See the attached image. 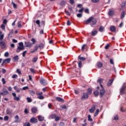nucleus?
<instances>
[{"label":"nucleus","instance_id":"f257e3e1","mask_svg":"<svg viewBox=\"0 0 126 126\" xmlns=\"http://www.w3.org/2000/svg\"><path fill=\"white\" fill-rule=\"evenodd\" d=\"M92 22V25H95L97 23V20L93 17H90L87 20L84 21V24H89Z\"/></svg>","mask_w":126,"mask_h":126},{"label":"nucleus","instance_id":"f03ea898","mask_svg":"<svg viewBox=\"0 0 126 126\" xmlns=\"http://www.w3.org/2000/svg\"><path fill=\"white\" fill-rule=\"evenodd\" d=\"M45 46V44L43 43H40L38 46H35L34 47V49L31 52L32 54H33V53H36L38 50H39V48L40 50H42V49H44V47Z\"/></svg>","mask_w":126,"mask_h":126},{"label":"nucleus","instance_id":"7ed1b4c3","mask_svg":"<svg viewBox=\"0 0 126 126\" xmlns=\"http://www.w3.org/2000/svg\"><path fill=\"white\" fill-rule=\"evenodd\" d=\"M19 46H18L16 52V53H19L21 51H23V50L25 49V47H24V45H23V42H21L18 43Z\"/></svg>","mask_w":126,"mask_h":126},{"label":"nucleus","instance_id":"20e7f679","mask_svg":"<svg viewBox=\"0 0 126 126\" xmlns=\"http://www.w3.org/2000/svg\"><path fill=\"white\" fill-rule=\"evenodd\" d=\"M40 84L42 85L43 86H46L47 84H48V83L47 82V81L45 80V79L41 78L40 80H39Z\"/></svg>","mask_w":126,"mask_h":126},{"label":"nucleus","instance_id":"39448f33","mask_svg":"<svg viewBox=\"0 0 126 126\" xmlns=\"http://www.w3.org/2000/svg\"><path fill=\"white\" fill-rule=\"evenodd\" d=\"M12 96L14 97V100L15 101H20V97L16 96V94L14 93H12Z\"/></svg>","mask_w":126,"mask_h":126},{"label":"nucleus","instance_id":"423d86ee","mask_svg":"<svg viewBox=\"0 0 126 126\" xmlns=\"http://www.w3.org/2000/svg\"><path fill=\"white\" fill-rule=\"evenodd\" d=\"M0 46L1 49H4V48L6 47L5 42H4V41H2V40H1L0 41Z\"/></svg>","mask_w":126,"mask_h":126},{"label":"nucleus","instance_id":"0eeeda50","mask_svg":"<svg viewBox=\"0 0 126 126\" xmlns=\"http://www.w3.org/2000/svg\"><path fill=\"white\" fill-rule=\"evenodd\" d=\"M38 120L35 118H32L30 120V123H32V124H36V123H37Z\"/></svg>","mask_w":126,"mask_h":126},{"label":"nucleus","instance_id":"6e6552de","mask_svg":"<svg viewBox=\"0 0 126 126\" xmlns=\"http://www.w3.org/2000/svg\"><path fill=\"white\" fill-rule=\"evenodd\" d=\"M8 94V91L6 90V89H4L3 91V92H1L0 93V96H1V95H7Z\"/></svg>","mask_w":126,"mask_h":126},{"label":"nucleus","instance_id":"1a4fd4ad","mask_svg":"<svg viewBox=\"0 0 126 126\" xmlns=\"http://www.w3.org/2000/svg\"><path fill=\"white\" fill-rule=\"evenodd\" d=\"M25 45H26V48H31L33 44L30 43V42H25Z\"/></svg>","mask_w":126,"mask_h":126},{"label":"nucleus","instance_id":"9d476101","mask_svg":"<svg viewBox=\"0 0 126 126\" xmlns=\"http://www.w3.org/2000/svg\"><path fill=\"white\" fill-rule=\"evenodd\" d=\"M99 95L100 98H102V97H103V96L105 95V91L104 90V89H102V90H100Z\"/></svg>","mask_w":126,"mask_h":126},{"label":"nucleus","instance_id":"9b49d317","mask_svg":"<svg viewBox=\"0 0 126 126\" xmlns=\"http://www.w3.org/2000/svg\"><path fill=\"white\" fill-rule=\"evenodd\" d=\"M88 94H86V93H84L83 94V96H82L81 98L82 100L84 99H88Z\"/></svg>","mask_w":126,"mask_h":126},{"label":"nucleus","instance_id":"f8f14e48","mask_svg":"<svg viewBox=\"0 0 126 126\" xmlns=\"http://www.w3.org/2000/svg\"><path fill=\"white\" fill-rule=\"evenodd\" d=\"M32 112L33 114H36L38 112V109L36 107H33L32 108Z\"/></svg>","mask_w":126,"mask_h":126},{"label":"nucleus","instance_id":"ddd939ff","mask_svg":"<svg viewBox=\"0 0 126 126\" xmlns=\"http://www.w3.org/2000/svg\"><path fill=\"white\" fill-rule=\"evenodd\" d=\"M11 59L10 58H7L3 61V63H9Z\"/></svg>","mask_w":126,"mask_h":126},{"label":"nucleus","instance_id":"4468645a","mask_svg":"<svg viewBox=\"0 0 126 126\" xmlns=\"http://www.w3.org/2000/svg\"><path fill=\"white\" fill-rule=\"evenodd\" d=\"M110 31H111L112 32H116V27H115V26H112L111 27H110Z\"/></svg>","mask_w":126,"mask_h":126},{"label":"nucleus","instance_id":"2eb2a0df","mask_svg":"<svg viewBox=\"0 0 126 126\" xmlns=\"http://www.w3.org/2000/svg\"><path fill=\"white\" fill-rule=\"evenodd\" d=\"M56 99L58 102H64L63 99L62 97H56Z\"/></svg>","mask_w":126,"mask_h":126},{"label":"nucleus","instance_id":"dca6fc26","mask_svg":"<svg viewBox=\"0 0 126 126\" xmlns=\"http://www.w3.org/2000/svg\"><path fill=\"white\" fill-rule=\"evenodd\" d=\"M6 113L7 115H11L12 114V110L9 109V108H7L6 110Z\"/></svg>","mask_w":126,"mask_h":126},{"label":"nucleus","instance_id":"f3484780","mask_svg":"<svg viewBox=\"0 0 126 126\" xmlns=\"http://www.w3.org/2000/svg\"><path fill=\"white\" fill-rule=\"evenodd\" d=\"M4 37V34H2V32L0 31V41H2L3 38Z\"/></svg>","mask_w":126,"mask_h":126},{"label":"nucleus","instance_id":"a211bd4d","mask_svg":"<svg viewBox=\"0 0 126 126\" xmlns=\"http://www.w3.org/2000/svg\"><path fill=\"white\" fill-rule=\"evenodd\" d=\"M95 109H96L95 106L92 107L91 109H89L90 113H94L95 111Z\"/></svg>","mask_w":126,"mask_h":126},{"label":"nucleus","instance_id":"6ab92c4d","mask_svg":"<svg viewBox=\"0 0 126 126\" xmlns=\"http://www.w3.org/2000/svg\"><path fill=\"white\" fill-rule=\"evenodd\" d=\"M125 16H126V13H125V11H123L121 14V19H123L125 18Z\"/></svg>","mask_w":126,"mask_h":126},{"label":"nucleus","instance_id":"aec40b11","mask_svg":"<svg viewBox=\"0 0 126 126\" xmlns=\"http://www.w3.org/2000/svg\"><path fill=\"white\" fill-rule=\"evenodd\" d=\"M113 81H114L113 79L109 80L107 84V86H111L113 84Z\"/></svg>","mask_w":126,"mask_h":126},{"label":"nucleus","instance_id":"412c9836","mask_svg":"<svg viewBox=\"0 0 126 126\" xmlns=\"http://www.w3.org/2000/svg\"><path fill=\"white\" fill-rule=\"evenodd\" d=\"M18 60H19V58H18V56L17 55L13 58V62H17Z\"/></svg>","mask_w":126,"mask_h":126},{"label":"nucleus","instance_id":"4be33fe9","mask_svg":"<svg viewBox=\"0 0 126 126\" xmlns=\"http://www.w3.org/2000/svg\"><path fill=\"white\" fill-rule=\"evenodd\" d=\"M15 121H14L15 123H19V116H18V115H16L15 117Z\"/></svg>","mask_w":126,"mask_h":126},{"label":"nucleus","instance_id":"5701e85b","mask_svg":"<svg viewBox=\"0 0 126 126\" xmlns=\"http://www.w3.org/2000/svg\"><path fill=\"white\" fill-rule=\"evenodd\" d=\"M125 89H126V87L123 86L122 87L120 92L122 94H125Z\"/></svg>","mask_w":126,"mask_h":126},{"label":"nucleus","instance_id":"b1692460","mask_svg":"<svg viewBox=\"0 0 126 126\" xmlns=\"http://www.w3.org/2000/svg\"><path fill=\"white\" fill-rule=\"evenodd\" d=\"M108 15H109V16H113L114 15V11L112 10H109Z\"/></svg>","mask_w":126,"mask_h":126},{"label":"nucleus","instance_id":"393cba45","mask_svg":"<svg viewBox=\"0 0 126 126\" xmlns=\"http://www.w3.org/2000/svg\"><path fill=\"white\" fill-rule=\"evenodd\" d=\"M38 121H39V122H43V121H44V117L39 115L38 116Z\"/></svg>","mask_w":126,"mask_h":126},{"label":"nucleus","instance_id":"a878e982","mask_svg":"<svg viewBox=\"0 0 126 126\" xmlns=\"http://www.w3.org/2000/svg\"><path fill=\"white\" fill-rule=\"evenodd\" d=\"M87 94L88 95H90L92 94V90L91 89H88L87 92Z\"/></svg>","mask_w":126,"mask_h":126},{"label":"nucleus","instance_id":"bb28decb","mask_svg":"<svg viewBox=\"0 0 126 126\" xmlns=\"http://www.w3.org/2000/svg\"><path fill=\"white\" fill-rule=\"evenodd\" d=\"M88 121H89V122H93V119H92V118H91V115H89L88 116Z\"/></svg>","mask_w":126,"mask_h":126},{"label":"nucleus","instance_id":"cd10ccee","mask_svg":"<svg viewBox=\"0 0 126 126\" xmlns=\"http://www.w3.org/2000/svg\"><path fill=\"white\" fill-rule=\"evenodd\" d=\"M102 81H103V80L102 79H99L98 80H97V83H99L100 85V86L101 87H103V86H102Z\"/></svg>","mask_w":126,"mask_h":126},{"label":"nucleus","instance_id":"c85d7f7f","mask_svg":"<svg viewBox=\"0 0 126 126\" xmlns=\"http://www.w3.org/2000/svg\"><path fill=\"white\" fill-rule=\"evenodd\" d=\"M97 65L98 67H102V66H103V63H102L101 62H98L97 63Z\"/></svg>","mask_w":126,"mask_h":126},{"label":"nucleus","instance_id":"c756f323","mask_svg":"<svg viewBox=\"0 0 126 126\" xmlns=\"http://www.w3.org/2000/svg\"><path fill=\"white\" fill-rule=\"evenodd\" d=\"M14 89H15L18 93L20 92V90H21L22 89H19L18 88H17V87L15 86L14 87Z\"/></svg>","mask_w":126,"mask_h":126},{"label":"nucleus","instance_id":"7c9ffc66","mask_svg":"<svg viewBox=\"0 0 126 126\" xmlns=\"http://www.w3.org/2000/svg\"><path fill=\"white\" fill-rule=\"evenodd\" d=\"M37 60H38V57H35L32 59V63H36V62H37Z\"/></svg>","mask_w":126,"mask_h":126},{"label":"nucleus","instance_id":"2f4dec72","mask_svg":"<svg viewBox=\"0 0 126 126\" xmlns=\"http://www.w3.org/2000/svg\"><path fill=\"white\" fill-rule=\"evenodd\" d=\"M11 3L13 4L14 8L16 9V8H17V5H16V4H15V3H14L13 1H12Z\"/></svg>","mask_w":126,"mask_h":126},{"label":"nucleus","instance_id":"473e14b6","mask_svg":"<svg viewBox=\"0 0 126 126\" xmlns=\"http://www.w3.org/2000/svg\"><path fill=\"white\" fill-rule=\"evenodd\" d=\"M64 4H65V1L64 0L62 1L60 3V5H61V6H64Z\"/></svg>","mask_w":126,"mask_h":126},{"label":"nucleus","instance_id":"72a5a7b5","mask_svg":"<svg viewBox=\"0 0 126 126\" xmlns=\"http://www.w3.org/2000/svg\"><path fill=\"white\" fill-rule=\"evenodd\" d=\"M97 33V31H94L92 32V36H95Z\"/></svg>","mask_w":126,"mask_h":126},{"label":"nucleus","instance_id":"f704fd0d","mask_svg":"<svg viewBox=\"0 0 126 126\" xmlns=\"http://www.w3.org/2000/svg\"><path fill=\"white\" fill-rule=\"evenodd\" d=\"M44 97L43 95H39L37 96V99H39V100H43L44 99Z\"/></svg>","mask_w":126,"mask_h":126},{"label":"nucleus","instance_id":"c9c22d12","mask_svg":"<svg viewBox=\"0 0 126 126\" xmlns=\"http://www.w3.org/2000/svg\"><path fill=\"white\" fill-rule=\"evenodd\" d=\"M99 31L100 32H103L104 31V27L101 26L99 28Z\"/></svg>","mask_w":126,"mask_h":126},{"label":"nucleus","instance_id":"e433bc0d","mask_svg":"<svg viewBox=\"0 0 126 126\" xmlns=\"http://www.w3.org/2000/svg\"><path fill=\"white\" fill-rule=\"evenodd\" d=\"M99 114V109H97L94 114V117H97V115Z\"/></svg>","mask_w":126,"mask_h":126},{"label":"nucleus","instance_id":"4c0bfd02","mask_svg":"<svg viewBox=\"0 0 126 126\" xmlns=\"http://www.w3.org/2000/svg\"><path fill=\"white\" fill-rule=\"evenodd\" d=\"M94 96H98L99 95V92L98 91H95L94 92Z\"/></svg>","mask_w":126,"mask_h":126},{"label":"nucleus","instance_id":"58836bf2","mask_svg":"<svg viewBox=\"0 0 126 126\" xmlns=\"http://www.w3.org/2000/svg\"><path fill=\"white\" fill-rule=\"evenodd\" d=\"M27 100L28 103H31V102H32V99L30 97H27Z\"/></svg>","mask_w":126,"mask_h":126},{"label":"nucleus","instance_id":"ea45409f","mask_svg":"<svg viewBox=\"0 0 126 126\" xmlns=\"http://www.w3.org/2000/svg\"><path fill=\"white\" fill-rule=\"evenodd\" d=\"M56 117H57V115L55 114H52V115H51V119H55Z\"/></svg>","mask_w":126,"mask_h":126},{"label":"nucleus","instance_id":"a19ab883","mask_svg":"<svg viewBox=\"0 0 126 126\" xmlns=\"http://www.w3.org/2000/svg\"><path fill=\"white\" fill-rule=\"evenodd\" d=\"M114 120L115 121H118V120H119V117L117 116V115H115L114 116Z\"/></svg>","mask_w":126,"mask_h":126},{"label":"nucleus","instance_id":"79ce46f5","mask_svg":"<svg viewBox=\"0 0 126 126\" xmlns=\"http://www.w3.org/2000/svg\"><path fill=\"white\" fill-rule=\"evenodd\" d=\"M21 24H22L21 21L18 22V28H20V27H21L22 26L21 25Z\"/></svg>","mask_w":126,"mask_h":126},{"label":"nucleus","instance_id":"37998d69","mask_svg":"<svg viewBox=\"0 0 126 126\" xmlns=\"http://www.w3.org/2000/svg\"><path fill=\"white\" fill-rule=\"evenodd\" d=\"M78 59H79V60L80 61H85L86 59L85 58H84V57H80V56H79L78 57Z\"/></svg>","mask_w":126,"mask_h":126},{"label":"nucleus","instance_id":"c03bdc74","mask_svg":"<svg viewBox=\"0 0 126 126\" xmlns=\"http://www.w3.org/2000/svg\"><path fill=\"white\" fill-rule=\"evenodd\" d=\"M30 71H31L32 73H36V71L33 68H30Z\"/></svg>","mask_w":126,"mask_h":126},{"label":"nucleus","instance_id":"a18cd8bd","mask_svg":"<svg viewBox=\"0 0 126 126\" xmlns=\"http://www.w3.org/2000/svg\"><path fill=\"white\" fill-rule=\"evenodd\" d=\"M81 65H82V62L81 61H79L78 63V66L80 68H81Z\"/></svg>","mask_w":126,"mask_h":126},{"label":"nucleus","instance_id":"49530a36","mask_svg":"<svg viewBox=\"0 0 126 126\" xmlns=\"http://www.w3.org/2000/svg\"><path fill=\"white\" fill-rule=\"evenodd\" d=\"M9 119V118L8 117V116H6L4 117V121H8V119Z\"/></svg>","mask_w":126,"mask_h":126},{"label":"nucleus","instance_id":"de8ad7c7","mask_svg":"<svg viewBox=\"0 0 126 126\" xmlns=\"http://www.w3.org/2000/svg\"><path fill=\"white\" fill-rule=\"evenodd\" d=\"M77 17H79V18H81L82 17V14L78 13L77 14Z\"/></svg>","mask_w":126,"mask_h":126},{"label":"nucleus","instance_id":"09e8293b","mask_svg":"<svg viewBox=\"0 0 126 126\" xmlns=\"http://www.w3.org/2000/svg\"><path fill=\"white\" fill-rule=\"evenodd\" d=\"M65 12L66 15H68L69 16H70V13H69V12H68V11L65 10Z\"/></svg>","mask_w":126,"mask_h":126},{"label":"nucleus","instance_id":"8fccbe9b","mask_svg":"<svg viewBox=\"0 0 126 126\" xmlns=\"http://www.w3.org/2000/svg\"><path fill=\"white\" fill-rule=\"evenodd\" d=\"M60 120V117L58 116V117H55V121L56 122H59V121Z\"/></svg>","mask_w":126,"mask_h":126},{"label":"nucleus","instance_id":"3c124183","mask_svg":"<svg viewBox=\"0 0 126 126\" xmlns=\"http://www.w3.org/2000/svg\"><path fill=\"white\" fill-rule=\"evenodd\" d=\"M8 56H9V53H8V52H5L4 54V57H5L6 58H7V57H8Z\"/></svg>","mask_w":126,"mask_h":126},{"label":"nucleus","instance_id":"603ef678","mask_svg":"<svg viewBox=\"0 0 126 126\" xmlns=\"http://www.w3.org/2000/svg\"><path fill=\"white\" fill-rule=\"evenodd\" d=\"M85 47H86V44H84L82 47V51H84L85 50Z\"/></svg>","mask_w":126,"mask_h":126},{"label":"nucleus","instance_id":"864d4df0","mask_svg":"<svg viewBox=\"0 0 126 126\" xmlns=\"http://www.w3.org/2000/svg\"><path fill=\"white\" fill-rule=\"evenodd\" d=\"M31 41H32V44H34L36 43V40H35L34 38H32L31 39Z\"/></svg>","mask_w":126,"mask_h":126},{"label":"nucleus","instance_id":"5fc2aeb1","mask_svg":"<svg viewBox=\"0 0 126 126\" xmlns=\"http://www.w3.org/2000/svg\"><path fill=\"white\" fill-rule=\"evenodd\" d=\"M36 94L38 96H41L42 95H43V92L37 93Z\"/></svg>","mask_w":126,"mask_h":126},{"label":"nucleus","instance_id":"6e6d98bb","mask_svg":"<svg viewBox=\"0 0 126 126\" xmlns=\"http://www.w3.org/2000/svg\"><path fill=\"white\" fill-rule=\"evenodd\" d=\"M85 13H89V9L86 8L85 9Z\"/></svg>","mask_w":126,"mask_h":126},{"label":"nucleus","instance_id":"4d7b16f0","mask_svg":"<svg viewBox=\"0 0 126 126\" xmlns=\"http://www.w3.org/2000/svg\"><path fill=\"white\" fill-rule=\"evenodd\" d=\"M30 93L32 96H34V95H35V92L33 91H31Z\"/></svg>","mask_w":126,"mask_h":126},{"label":"nucleus","instance_id":"13d9d810","mask_svg":"<svg viewBox=\"0 0 126 126\" xmlns=\"http://www.w3.org/2000/svg\"><path fill=\"white\" fill-rule=\"evenodd\" d=\"M17 77H18V76L17 74L13 75L12 76V78H16Z\"/></svg>","mask_w":126,"mask_h":126},{"label":"nucleus","instance_id":"bf43d9fd","mask_svg":"<svg viewBox=\"0 0 126 126\" xmlns=\"http://www.w3.org/2000/svg\"><path fill=\"white\" fill-rule=\"evenodd\" d=\"M1 29H2L3 30H4V29H5V26H4V25H1Z\"/></svg>","mask_w":126,"mask_h":126},{"label":"nucleus","instance_id":"052dcab7","mask_svg":"<svg viewBox=\"0 0 126 126\" xmlns=\"http://www.w3.org/2000/svg\"><path fill=\"white\" fill-rule=\"evenodd\" d=\"M53 106V104L52 103H49L48 104V108L49 109H52V106Z\"/></svg>","mask_w":126,"mask_h":126},{"label":"nucleus","instance_id":"680f3d73","mask_svg":"<svg viewBox=\"0 0 126 126\" xmlns=\"http://www.w3.org/2000/svg\"><path fill=\"white\" fill-rule=\"evenodd\" d=\"M109 47H110V44H107V45L105 46V49L106 50H108V49H109Z\"/></svg>","mask_w":126,"mask_h":126},{"label":"nucleus","instance_id":"e2e57ef3","mask_svg":"<svg viewBox=\"0 0 126 126\" xmlns=\"http://www.w3.org/2000/svg\"><path fill=\"white\" fill-rule=\"evenodd\" d=\"M24 126H30V123H25L24 125Z\"/></svg>","mask_w":126,"mask_h":126},{"label":"nucleus","instance_id":"0e129e2a","mask_svg":"<svg viewBox=\"0 0 126 126\" xmlns=\"http://www.w3.org/2000/svg\"><path fill=\"white\" fill-rule=\"evenodd\" d=\"M17 73H18V74H21V71H20V70H19V69H17L16 70Z\"/></svg>","mask_w":126,"mask_h":126},{"label":"nucleus","instance_id":"69168bd1","mask_svg":"<svg viewBox=\"0 0 126 126\" xmlns=\"http://www.w3.org/2000/svg\"><path fill=\"white\" fill-rule=\"evenodd\" d=\"M59 126H64V123L63 122H61L60 123Z\"/></svg>","mask_w":126,"mask_h":126},{"label":"nucleus","instance_id":"338daca9","mask_svg":"<svg viewBox=\"0 0 126 126\" xmlns=\"http://www.w3.org/2000/svg\"><path fill=\"white\" fill-rule=\"evenodd\" d=\"M5 80L3 78H2V84H5Z\"/></svg>","mask_w":126,"mask_h":126},{"label":"nucleus","instance_id":"774afa93","mask_svg":"<svg viewBox=\"0 0 126 126\" xmlns=\"http://www.w3.org/2000/svg\"><path fill=\"white\" fill-rule=\"evenodd\" d=\"M3 24H6L7 23V20L6 19H4L3 21Z\"/></svg>","mask_w":126,"mask_h":126}]
</instances>
